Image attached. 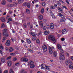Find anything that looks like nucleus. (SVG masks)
Here are the masks:
<instances>
[{"label": "nucleus", "mask_w": 73, "mask_h": 73, "mask_svg": "<svg viewBox=\"0 0 73 73\" xmlns=\"http://www.w3.org/2000/svg\"><path fill=\"white\" fill-rule=\"evenodd\" d=\"M48 39L50 40H52V41L54 42V43H56V38L53 36V35H50L49 36H48Z\"/></svg>", "instance_id": "f257e3e1"}, {"label": "nucleus", "mask_w": 73, "mask_h": 73, "mask_svg": "<svg viewBox=\"0 0 73 73\" xmlns=\"http://www.w3.org/2000/svg\"><path fill=\"white\" fill-rule=\"evenodd\" d=\"M7 29H3V35L4 36H6L7 37H8L9 35H8V33H7Z\"/></svg>", "instance_id": "f03ea898"}, {"label": "nucleus", "mask_w": 73, "mask_h": 73, "mask_svg": "<svg viewBox=\"0 0 73 73\" xmlns=\"http://www.w3.org/2000/svg\"><path fill=\"white\" fill-rule=\"evenodd\" d=\"M28 65H30V67L31 68H34L35 67V64H33L32 61H29L28 64Z\"/></svg>", "instance_id": "7ed1b4c3"}, {"label": "nucleus", "mask_w": 73, "mask_h": 73, "mask_svg": "<svg viewBox=\"0 0 73 73\" xmlns=\"http://www.w3.org/2000/svg\"><path fill=\"white\" fill-rule=\"evenodd\" d=\"M59 58L61 60H64L65 58L64 55L63 54L60 53L59 54Z\"/></svg>", "instance_id": "20e7f679"}, {"label": "nucleus", "mask_w": 73, "mask_h": 73, "mask_svg": "<svg viewBox=\"0 0 73 73\" xmlns=\"http://www.w3.org/2000/svg\"><path fill=\"white\" fill-rule=\"evenodd\" d=\"M42 48L44 52H46L47 51V48L46 47V46L44 44L43 45Z\"/></svg>", "instance_id": "39448f33"}, {"label": "nucleus", "mask_w": 73, "mask_h": 73, "mask_svg": "<svg viewBox=\"0 0 73 73\" xmlns=\"http://www.w3.org/2000/svg\"><path fill=\"white\" fill-rule=\"evenodd\" d=\"M20 60L22 61H23V62H28V59L25 58H21Z\"/></svg>", "instance_id": "423d86ee"}, {"label": "nucleus", "mask_w": 73, "mask_h": 73, "mask_svg": "<svg viewBox=\"0 0 73 73\" xmlns=\"http://www.w3.org/2000/svg\"><path fill=\"white\" fill-rule=\"evenodd\" d=\"M10 44H11V41H10V40H7V42L5 43L6 45L8 46L11 45H10Z\"/></svg>", "instance_id": "0eeeda50"}, {"label": "nucleus", "mask_w": 73, "mask_h": 73, "mask_svg": "<svg viewBox=\"0 0 73 73\" xmlns=\"http://www.w3.org/2000/svg\"><path fill=\"white\" fill-rule=\"evenodd\" d=\"M54 48V47H52L51 48L50 47H49L48 49H49V53H50V54H52V53H53V51H52V49H53Z\"/></svg>", "instance_id": "6e6552de"}, {"label": "nucleus", "mask_w": 73, "mask_h": 73, "mask_svg": "<svg viewBox=\"0 0 73 73\" xmlns=\"http://www.w3.org/2000/svg\"><path fill=\"white\" fill-rule=\"evenodd\" d=\"M17 4V3L15 2L14 3L13 5L10 4L9 5V6H8L9 7H12L13 6H15Z\"/></svg>", "instance_id": "1a4fd4ad"}, {"label": "nucleus", "mask_w": 73, "mask_h": 73, "mask_svg": "<svg viewBox=\"0 0 73 73\" xmlns=\"http://www.w3.org/2000/svg\"><path fill=\"white\" fill-rule=\"evenodd\" d=\"M68 31L65 29H63L62 31V32L63 34H65L67 33Z\"/></svg>", "instance_id": "9d476101"}, {"label": "nucleus", "mask_w": 73, "mask_h": 73, "mask_svg": "<svg viewBox=\"0 0 73 73\" xmlns=\"http://www.w3.org/2000/svg\"><path fill=\"white\" fill-rule=\"evenodd\" d=\"M57 9H58V11L59 12H60L61 13H63L64 11L61 8L59 7H57Z\"/></svg>", "instance_id": "9b49d317"}, {"label": "nucleus", "mask_w": 73, "mask_h": 73, "mask_svg": "<svg viewBox=\"0 0 73 73\" xmlns=\"http://www.w3.org/2000/svg\"><path fill=\"white\" fill-rule=\"evenodd\" d=\"M50 28L51 29H53L54 28V25L53 23H51L50 25Z\"/></svg>", "instance_id": "f8f14e48"}, {"label": "nucleus", "mask_w": 73, "mask_h": 73, "mask_svg": "<svg viewBox=\"0 0 73 73\" xmlns=\"http://www.w3.org/2000/svg\"><path fill=\"white\" fill-rule=\"evenodd\" d=\"M8 65L9 67H10L11 65H12V62L11 61H9L7 62V64Z\"/></svg>", "instance_id": "ddd939ff"}, {"label": "nucleus", "mask_w": 73, "mask_h": 73, "mask_svg": "<svg viewBox=\"0 0 73 73\" xmlns=\"http://www.w3.org/2000/svg\"><path fill=\"white\" fill-rule=\"evenodd\" d=\"M53 55L54 57H57V52L55 51L53 52Z\"/></svg>", "instance_id": "4468645a"}, {"label": "nucleus", "mask_w": 73, "mask_h": 73, "mask_svg": "<svg viewBox=\"0 0 73 73\" xmlns=\"http://www.w3.org/2000/svg\"><path fill=\"white\" fill-rule=\"evenodd\" d=\"M38 18L40 20H42V19H43V17H42V15H39L38 16Z\"/></svg>", "instance_id": "2eb2a0df"}, {"label": "nucleus", "mask_w": 73, "mask_h": 73, "mask_svg": "<svg viewBox=\"0 0 73 73\" xmlns=\"http://www.w3.org/2000/svg\"><path fill=\"white\" fill-rule=\"evenodd\" d=\"M9 52H13V50H14L13 48L12 47H10L9 48Z\"/></svg>", "instance_id": "dca6fc26"}, {"label": "nucleus", "mask_w": 73, "mask_h": 73, "mask_svg": "<svg viewBox=\"0 0 73 73\" xmlns=\"http://www.w3.org/2000/svg\"><path fill=\"white\" fill-rule=\"evenodd\" d=\"M26 5L28 8H31V3H27Z\"/></svg>", "instance_id": "f3484780"}, {"label": "nucleus", "mask_w": 73, "mask_h": 73, "mask_svg": "<svg viewBox=\"0 0 73 73\" xmlns=\"http://www.w3.org/2000/svg\"><path fill=\"white\" fill-rule=\"evenodd\" d=\"M58 16H59L61 17L62 18H64V17L62 15V14H61V13H59L58 14Z\"/></svg>", "instance_id": "a211bd4d"}, {"label": "nucleus", "mask_w": 73, "mask_h": 73, "mask_svg": "<svg viewBox=\"0 0 73 73\" xmlns=\"http://www.w3.org/2000/svg\"><path fill=\"white\" fill-rule=\"evenodd\" d=\"M26 12L27 14H30V10L28 9H26Z\"/></svg>", "instance_id": "6ab92c4d"}, {"label": "nucleus", "mask_w": 73, "mask_h": 73, "mask_svg": "<svg viewBox=\"0 0 73 73\" xmlns=\"http://www.w3.org/2000/svg\"><path fill=\"white\" fill-rule=\"evenodd\" d=\"M2 21V22H5V18L4 17L1 18L0 19Z\"/></svg>", "instance_id": "aec40b11"}, {"label": "nucleus", "mask_w": 73, "mask_h": 73, "mask_svg": "<svg viewBox=\"0 0 73 73\" xmlns=\"http://www.w3.org/2000/svg\"><path fill=\"white\" fill-rule=\"evenodd\" d=\"M57 47L58 49H61V46L59 44H57Z\"/></svg>", "instance_id": "412c9836"}, {"label": "nucleus", "mask_w": 73, "mask_h": 73, "mask_svg": "<svg viewBox=\"0 0 73 73\" xmlns=\"http://www.w3.org/2000/svg\"><path fill=\"white\" fill-rule=\"evenodd\" d=\"M65 20H66V19L65 18H63L60 20V22L62 23V22H65Z\"/></svg>", "instance_id": "4be33fe9"}, {"label": "nucleus", "mask_w": 73, "mask_h": 73, "mask_svg": "<svg viewBox=\"0 0 73 73\" xmlns=\"http://www.w3.org/2000/svg\"><path fill=\"white\" fill-rule=\"evenodd\" d=\"M44 33L45 35H48L49 33V31H45Z\"/></svg>", "instance_id": "5701e85b"}, {"label": "nucleus", "mask_w": 73, "mask_h": 73, "mask_svg": "<svg viewBox=\"0 0 73 73\" xmlns=\"http://www.w3.org/2000/svg\"><path fill=\"white\" fill-rule=\"evenodd\" d=\"M1 60V62L2 63H4L5 62V58H2Z\"/></svg>", "instance_id": "b1692460"}, {"label": "nucleus", "mask_w": 73, "mask_h": 73, "mask_svg": "<svg viewBox=\"0 0 73 73\" xmlns=\"http://www.w3.org/2000/svg\"><path fill=\"white\" fill-rule=\"evenodd\" d=\"M31 34L33 36H36L37 35V34L36 33H33L32 32L31 33Z\"/></svg>", "instance_id": "393cba45"}, {"label": "nucleus", "mask_w": 73, "mask_h": 73, "mask_svg": "<svg viewBox=\"0 0 73 73\" xmlns=\"http://www.w3.org/2000/svg\"><path fill=\"white\" fill-rule=\"evenodd\" d=\"M6 39L7 38H6V37H3L2 40V42H4V41H5V40H6Z\"/></svg>", "instance_id": "a878e982"}, {"label": "nucleus", "mask_w": 73, "mask_h": 73, "mask_svg": "<svg viewBox=\"0 0 73 73\" xmlns=\"http://www.w3.org/2000/svg\"><path fill=\"white\" fill-rule=\"evenodd\" d=\"M41 13H42V14H43L44 13V9L43 8H42L41 9L40 11Z\"/></svg>", "instance_id": "bb28decb"}, {"label": "nucleus", "mask_w": 73, "mask_h": 73, "mask_svg": "<svg viewBox=\"0 0 73 73\" xmlns=\"http://www.w3.org/2000/svg\"><path fill=\"white\" fill-rule=\"evenodd\" d=\"M37 38L36 37V36H33L32 38V40H33V41H35V40H36V38Z\"/></svg>", "instance_id": "cd10ccee"}, {"label": "nucleus", "mask_w": 73, "mask_h": 73, "mask_svg": "<svg viewBox=\"0 0 73 73\" xmlns=\"http://www.w3.org/2000/svg\"><path fill=\"white\" fill-rule=\"evenodd\" d=\"M40 25L41 28H42V27L43 26V25H42V21H40Z\"/></svg>", "instance_id": "c85d7f7f"}, {"label": "nucleus", "mask_w": 73, "mask_h": 73, "mask_svg": "<svg viewBox=\"0 0 73 73\" xmlns=\"http://www.w3.org/2000/svg\"><path fill=\"white\" fill-rule=\"evenodd\" d=\"M57 3L58 5L59 6H60L61 4L60 2L58 1H57Z\"/></svg>", "instance_id": "c756f323"}, {"label": "nucleus", "mask_w": 73, "mask_h": 73, "mask_svg": "<svg viewBox=\"0 0 73 73\" xmlns=\"http://www.w3.org/2000/svg\"><path fill=\"white\" fill-rule=\"evenodd\" d=\"M10 73H14V71H13V70L12 68H10Z\"/></svg>", "instance_id": "7c9ffc66"}, {"label": "nucleus", "mask_w": 73, "mask_h": 73, "mask_svg": "<svg viewBox=\"0 0 73 73\" xmlns=\"http://www.w3.org/2000/svg\"><path fill=\"white\" fill-rule=\"evenodd\" d=\"M6 4L5 1H3L2 2L1 4L2 5H5Z\"/></svg>", "instance_id": "2f4dec72"}, {"label": "nucleus", "mask_w": 73, "mask_h": 73, "mask_svg": "<svg viewBox=\"0 0 73 73\" xmlns=\"http://www.w3.org/2000/svg\"><path fill=\"white\" fill-rule=\"evenodd\" d=\"M25 71V70H24V69H23L21 70V71H20V72L21 73H24Z\"/></svg>", "instance_id": "473e14b6"}, {"label": "nucleus", "mask_w": 73, "mask_h": 73, "mask_svg": "<svg viewBox=\"0 0 73 73\" xmlns=\"http://www.w3.org/2000/svg\"><path fill=\"white\" fill-rule=\"evenodd\" d=\"M36 43L37 44H40V40H39V39H38L36 40Z\"/></svg>", "instance_id": "72a5a7b5"}, {"label": "nucleus", "mask_w": 73, "mask_h": 73, "mask_svg": "<svg viewBox=\"0 0 73 73\" xmlns=\"http://www.w3.org/2000/svg\"><path fill=\"white\" fill-rule=\"evenodd\" d=\"M23 1H24V0H19L18 1V3L19 4H20V3H23Z\"/></svg>", "instance_id": "f704fd0d"}, {"label": "nucleus", "mask_w": 73, "mask_h": 73, "mask_svg": "<svg viewBox=\"0 0 73 73\" xmlns=\"http://www.w3.org/2000/svg\"><path fill=\"white\" fill-rule=\"evenodd\" d=\"M27 41L28 44H30L31 42V40L29 39H27Z\"/></svg>", "instance_id": "c9c22d12"}, {"label": "nucleus", "mask_w": 73, "mask_h": 73, "mask_svg": "<svg viewBox=\"0 0 73 73\" xmlns=\"http://www.w3.org/2000/svg\"><path fill=\"white\" fill-rule=\"evenodd\" d=\"M65 63L66 65H68L69 63V62L68 60H67L65 62Z\"/></svg>", "instance_id": "e433bc0d"}, {"label": "nucleus", "mask_w": 73, "mask_h": 73, "mask_svg": "<svg viewBox=\"0 0 73 73\" xmlns=\"http://www.w3.org/2000/svg\"><path fill=\"white\" fill-rule=\"evenodd\" d=\"M23 27L24 28H26L27 27V24L24 23V24L23 25Z\"/></svg>", "instance_id": "4c0bfd02"}, {"label": "nucleus", "mask_w": 73, "mask_h": 73, "mask_svg": "<svg viewBox=\"0 0 73 73\" xmlns=\"http://www.w3.org/2000/svg\"><path fill=\"white\" fill-rule=\"evenodd\" d=\"M42 5L43 6V7H45V2L42 3Z\"/></svg>", "instance_id": "58836bf2"}, {"label": "nucleus", "mask_w": 73, "mask_h": 73, "mask_svg": "<svg viewBox=\"0 0 73 73\" xmlns=\"http://www.w3.org/2000/svg\"><path fill=\"white\" fill-rule=\"evenodd\" d=\"M17 60V58H13V61H16Z\"/></svg>", "instance_id": "ea45409f"}, {"label": "nucleus", "mask_w": 73, "mask_h": 73, "mask_svg": "<svg viewBox=\"0 0 73 73\" xmlns=\"http://www.w3.org/2000/svg\"><path fill=\"white\" fill-rule=\"evenodd\" d=\"M60 51L61 53H64V51H63V50L62 49H60Z\"/></svg>", "instance_id": "a19ab883"}, {"label": "nucleus", "mask_w": 73, "mask_h": 73, "mask_svg": "<svg viewBox=\"0 0 73 73\" xmlns=\"http://www.w3.org/2000/svg\"><path fill=\"white\" fill-rule=\"evenodd\" d=\"M62 8H65L66 9H67V8L66 7V6H64L63 5H62Z\"/></svg>", "instance_id": "79ce46f5"}, {"label": "nucleus", "mask_w": 73, "mask_h": 73, "mask_svg": "<svg viewBox=\"0 0 73 73\" xmlns=\"http://www.w3.org/2000/svg\"><path fill=\"white\" fill-rule=\"evenodd\" d=\"M8 20L9 21H12V18L10 17L8 19Z\"/></svg>", "instance_id": "37998d69"}, {"label": "nucleus", "mask_w": 73, "mask_h": 73, "mask_svg": "<svg viewBox=\"0 0 73 73\" xmlns=\"http://www.w3.org/2000/svg\"><path fill=\"white\" fill-rule=\"evenodd\" d=\"M0 48L1 50H3L4 48H3V46H0Z\"/></svg>", "instance_id": "c03bdc74"}, {"label": "nucleus", "mask_w": 73, "mask_h": 73, "mask_svg": "<svg viewBox=\"0 0 73 73\" xmlns=\"http://www.w3.org/2000/svg\"><path fill=\"white\" fill-rule=\"evenodd\" d=\"M28 50H29V51H30V52H32V53H33V50H32L29 49V48H28Z\"/></svg>", "instance_id": "a18cd8bd"}, {"label": "nucleus", "mask_w": 73, "mask_h": 73, "mask_svg": "<svg viewBox=\"0 0 73 73\" xmlns=\"http://www.w3.org/2000/svg\"><path fill=\"white\" fill-rule=\"evenodd\" d=\"M69 67L70 68H71L72 69V68H73V66L71 64L69 65Z\"/></svg>", "instance_id": "49530a36"}, {"label": "nucleus", "mask_w": 73, "mask_h": 73, "mask_svg": "<svg viewBox=\"0 0 73 73\" xmlns=\"http://www.w3.org/2000/svg\"><path fill=\"white\" fill-rule=\"evenodd\" d=\"M45 67H46V69H48V70L49 69V67H48V66H46L45 65Z\"/></svg>", "instance_id": "de8ad7c7"}, {"label": "nucleus", "mask_w": 73, "mask_h": 73, "mask_svg": "<svg viewBox=\"0 0 73 73\" xmlns=\"http://www.w3.org/2000/svg\"><path fill=\"white\" fill-rule=\"evenodd\" d=\"M10 55L11 56H15V53H10Z\"/></svg>", "instance_id": "09e8293b"}, {"label": "nucleus", "mask_w": 73, "mask_h": 73, "mask_svg": "<svg viewBox=\"0 0 73 73\" xmlns=\"http://www.w3.org/2000/svg\"><path fill=\"white\" fill-rule=\"evenodd\" d=\"M19 64H20L19 63H17L15 64V65L16 66H19Z\"/></svg>", "instance_id": "8fccbe9b"}, {"label": "nucleus", "mask_w": 73, "mask_h": 73, "mask_svg": "<svg viewBox=\"0 0 73 73\" xmlns=\"http://www.w3.org/2000/svg\"><path fill=\"white\" fill-rule=\"evenodd\" d=\"M50 8H51V9H54V7L53 6H51L50 7Z\"/></svg>", "instance_id": "3c124183"}, {"label": "nucleus", "mask_w": 73, "mask_h": 73, "mask_svg": "<svg viewBox=\"0 0 73 73\" xmlns=\"http://www.w3.org/2000/svg\"><path fill=\"white\" fill-rule=\"evenodd\" d=\"M52 17L53 19H55V18H56V17H55V16L54 15H52Z\"/></svg>", "instance_id": "603ef678"}, {"label": "nucleus", "mask_w": 73, "mask_h": 73, "mask_svg": "<svg viewBox=\"0 0 73 73\" xmlns=\"http://www.w3.org/2000/svg\"><path fill=\"white\" fill-rule=\"evenodd\" d=\"M61 40L62 41H64L65 40V38H62L61 39Z\"/></svg>", "instance_id": "864d4df0"}, {"label": "nucleus", "mask_w": 73, "mask_h": 73, "mask_svg": "<svg viewBox=\"0 0 73 73\" xmlns=\"http://www.w3.org/2000/svg\"><path fill=\"white\" fill-rule=\"evenodd\" d=\"M4 24H2L1 26V28H4Z\"/></svg>", "instance_id": "5fc2aeb1"}, {"label": "nucleus", "mask_w": 73, "mask_h": 73, "mask_svg": "<svg viewBox=\"0 0 73 73\" xmlns=\"http://www.w3.org/2000/svg\"><path fill=\"white\" fill-rule=\"evenodd\" d=\"M11 58V56H9L7 58V60H9V59H10Z\"/></svg>", "instance_id": "6e6d98bb"}, {"label": "nucleus", "mask_w": 73, "mask_h": 73, "mask_svg": "<svg viewBox=\"0 0 73 73\" xmlns=\"http://www.w3.org/2000/svg\"><path fill=\"white\" fill-rule=\"evenodd\" d=\"M27 3H25L23 4V6H25V5H27Z\"/></svg>", "instance_id": "4d7b16f0"}, {"label": "nucleus", "mask_w": 73, "mask_h": 73, "mask_svg": "<svg viewBox=\"0 0 73 73\" xmlns=\"http://www.w3.org/2000/svg\"><path fill=\"white\" fill-rule=\"evenodd\" d=\"M7 1L10 3H12V0H7Z\"/></svg>", "instance_id": "13d9d810"}, {"label": "nucleus", "mask_w": 73, "mask_h": 73, "mask_svg": "<svg viewBox=\"0 0 73 73\" xmlns=\"http://www.w3.org/2000/svg\"><path fill=\"white\" fill-rule=\"evenodd\" d=\"M50 13H51V16H52L53 15H54V14H53V13H52V11H51L50 12Z\"/></svg>", "instance_id": "bf43d9fd"}, {"label": "nucleus", "mask_w": 73, "mask_h": 73, "mask_svg": "<svg viewBox=\"0 0 73 73\" xmlns=\"http://www.w3.org/2000/svg\"><path fill=\"white\" fill-rule=\"evenodd\" d=\"M43 30H45V31H46V29L45 28V27L44 26L43 28Z\"/></svg>", "instance_id": "052dcab7"}, {"label": "nucleus", "mask_w": 73, "mask_h": 73, "mask_svg": "<svg viewBox=\"0 0 73 73\" xmlns=\"http://www.w3.org/2000/svg\"><path fill=\"white\" fill-rule=\"evenodd\" d=\"M54 7H56V8L57 7V5L54 4Z\"/></svg>", "instance_id": "680f3d73"}, {"label": "nucleus", "mask_w": 73, "mask_h": 73, "mask_svg": "<svg viewBox=\"0 0 73 73\" xmlns=\"http://www.w3.org/2000/svg\"><path fill=\"white\" fill-rule=\"evenodd\" d=\"M4 73H8V70H6V71H5Z\"/></svg>", "instance_id": "e2e57ef3"}, {"label": "nucleus", "mask_w": 73, "mask_h": 73, "mask_svg": "<svg viewBox=\"0 0 73 73\" xmlns=\"http://www.w3.org/2000/svg\"><path fill=\"white\" fill-rule=\"evenodd\" d=\"M11 40L12 41H13V42H14L13 38H11Z\"/></svg>", "instance_id": "0e129e2a"}, {"label": "nucleus", "mask_w": 73, "mask_h": 73, "mask_svg": "<svg viewBox=\"0 0 73 73\" xmlns=\"http://www.w3.org/2000/svg\"><path fill=\"white\" fill-rule=\"evenodd\" d=\"M12 11H9V14H11V13H12Z\"/></svg>", "instance_id": "69168bd1"}, {"label": "nucleus", "mask_w": 73, "mask_h": 73, "mask_svg": "<svg viewBox=\"0 0 73 73\" xmlns=\"http://www.w3.org/2000/svg\"><path fill=\"white\" fill-rule=\"evenodd\" d=\"M45 67H42L41 68V69H45Z\"/></svg>", "instance_id": "338daca9"}, {"label": "nucleus", "mask_w": 73, "mask_h": 73, "mask_svg": "<svg viewBox=\"0 0 73 73\" xmlns=\"http://www.w3.org/2000/svg\"><path fill=\"white\" fill-rule=\"evenodd\" d=\"M71 58L72 60L73 61V56H72L71 57Z\"/></svg>", "instance_id": "774afa93"}]
</instances>
